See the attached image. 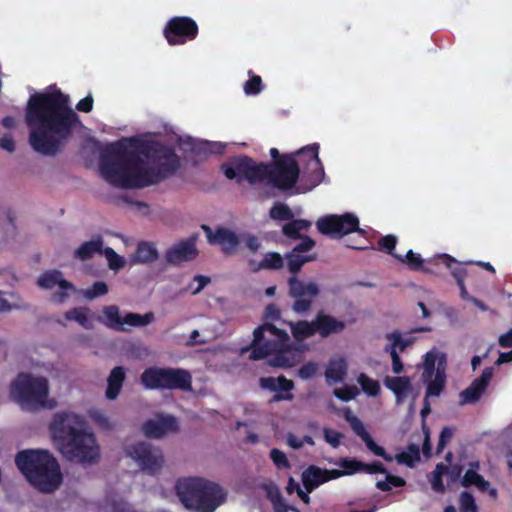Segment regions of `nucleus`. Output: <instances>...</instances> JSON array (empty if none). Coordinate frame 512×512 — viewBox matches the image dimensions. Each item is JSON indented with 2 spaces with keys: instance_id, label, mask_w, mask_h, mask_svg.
Instances as JSON below:
<instances>
[{
  "instance_id": "obj_37",
  "label": "nucleus",
  "mask_w": 512,
  "mask_h": 512,
  "mask_svg": "<svg viewBox=\"0 0 512 512\" xmlns=\"http://www.w3.org/2000/svg\"><path fill=\"white\" fill-rule=\"evenodd\" d=\"M312 226V222L306 219H294L290 210V241L301 238V232H306Z\"/></svg>"
},
{
  "instance_id": "obj_23",
  "label": "nucleus",
  "mask_w": 512,
  "mask_h": 512,
  "mask_svg": "<svg viewBox=\"0 0 512 512\" xmlns=\"http://www.w3.org/2000/svg\"><path fill=\"white\" fill-rule=\"evenodd\" d=\"M493 375L492 368H486L483 370L481 376L475 379L469 387L463 390L460 394V403L472 404L479 400L483 392L485 391L489 381Z\"/></svg>"
},
{
  "instance_id": "obj_13",
  "label": "nucleus",
  "mask_w": 512,
  "mask_h": 512,
  "mask_svg": "<svg viewBox=\"0 0 512 512\" xmlns=\"http://www.w3.org/2000/svg\"><path fill=\"white\" fill-rule=\"evenodd\" d=\"M423 380L427 383L426 397L439 396L445 385L446 356L432 349L425 354Z\"/></svg>"
},
{
  "instance_id": "obj_60",
  "label": "nucleus",
  "mask_w": 512,
  "mask_h": 512,
  "mask_svg": "<svg viewBox=\"0 0 512 512\" xmlns=\"http://www.w3.org/2000/svg\"><path fill=\"white\" fill-rule=\"evenodd\" d=\"M317 371V364L315 363H307L299 370V376L302 379H309L311 378Z\"/></svg>"
},
{
  "instance_id": "obj_17",
  "label": "nucleus",
  "mask_w": 512,
  "mask_h": 512,
  "mask_svg": "<svg viewBox=\"0 0 512 512\" xmlns=\"http://www.w3.org/2000/svg\"><path fill=\"white\" fill-rule=\"evenodd\" d=\"M127 454L150 475L157 474L165 462L162 451L148 442H138L129 446Z\"/></svg>"
},
{
  "instance_id": "obj_54",
  "label": "nucleus",
  "mask_w": 512,
  "mask_h": 512,
  "mask_svg": "<svg viewBox=\"0 0 512 512\" xmlns=\"http://www.w3.org/2000/svg\"><path fill=\"white\" fill-rule=\"evenodd\" d=\"M88 309L84 307L73 308L66 312L65 320H88Z\"/></svg>"
},
{
  "instance_id": "obj_7",
  "label": "nucleus",
  "mask_w": 512,
  "mask_h": 512,
  "mask_svg": "<svg viewBox=\"0 0 512 512\" xmlns=\"http://www.w3.org/2000/svg\"><path fill=\"white\" fill-rule=\"evenodd\" d=\"M295 241L299 242L290 250V296L296 298L292 306L293 310L297 313H305L310 309L319 289L315 283H304L298 280L295 274L303 265L316 260L317 253L314 251L316 242L307 235Z\"/></svg>"
},
{
  "instance_id": "obj_47",
  "label": "nucleus",
  "mask_w": 512,
  "mask_h": 512,
  "mask_svg": "<svg viewBox=\"0 0 512 512\" xmlns=\"http://www.w3.org/2000/svg\"><path fill=\"white\" fill-rule=\"evenodd\" d=\"M460 511L461 512H478L474 497L468 493L463 492L460 495Z\"/></svg>"
},
{
  "instance_id": "obj_57",
  "label": "nucleus",
  "mask_w": 512,
  "mask_h": 512,
  "mask_svg": "<svg viewBox=\"0 0 512 512\" xmlns=\"http://www.w3.org/2000/svg\"><path fill=\"white\" fill-rule=\"evenodd\" d=\"M452 436H453V430L451 428L445 427L442 429L440 436H439L438 446H437L438 453H440L444 449L446 444L451 440Z\"/></svg>"
},
{
  "instance_id": "obj_50",
  "label": "nucleus",
  "mask_w": 512,
  "mask_h": 512,
  "mask_svg": "<svg viewBox=\"0 0 512 512\" xmlns=\"http://www.w3.org/2000/svg\"><path fill=\"white\" fill-rule=\"evenodd\" d=\"M269 214L273 220H288V205L275 203Z\"/></svg>"
},
{
  "instance_id": "obj_62",
  "label": "nucleus",
  "mask_w": 512,
  "mask_h": 512,
  "mask_svg": "<svg viewBox=\"0 0 512 512\" xmlns=\"http://www.w3.org/2000/svg\"><path fill=\"white\" fill-rule=\"evenodd\" d=\"M390 355L392 358V370L395 374H399L403 370V365L400 357L395 349H390Z\"/></svg>"
},
{
  "instance_id": "obj_12",
  "label": "nucleus",
  "mask_w": 512,
  "mask_h": 512,
  "mask_svg": "<svg viewBox=\"0 0 512 512\" xmlns=\"http://www.w3.org/2000/svg\"><path fill=\"white\" fill-rule=\"evenodd\" d=\"M141 382L148 389L192 390L191 374L180 368H148L141 374Z\"/></svg>"
},
{
  "instance_id": "obj_38",
  "label": "nucleus",
  "mask_w": 512,
  "mask_h": 512,
  "mask_svg": "<svg viewBox=\"0 0 512 512\" xmlns=\"http://www.w3.org/2000/svg\"><path fill=\"white\" fill-rule=\"evenodd\" d=\"M378 249L382 252H385L391 256H393L395 259L399 261H403V256L398 255L394 253L396 244H397V237L394 235H386L381 237L378 240Z\"/></svg>"
},
{
  "instance_id": "obj_8",
  "label": "nucleus",
  "mask_w": 512,
  "mask_h": 512,
  "mask_svg": "<svg viewBox=\"0 0 512 512\" xmlns=\"http://www.w3.org/2000/svg\"><path fill=\"white\" fill-rule=\"evenodd\" d=\"M324 179L325 171L319 158L318 143L290 153V196L307 193Z\"/></svg>"
},
{
  "instance_id": "obj_45",
  "label": "nucleus",
  "mask_w": 512,
  "mask_h": 512,
  "mask_svg": "<svg viewBox=\"0 0 512 512\" xmlns=\"http://www.w3.org/2000/svg\"><path fill=\"white\" fill-rule=\"evenodd\" d=\"M402 263L407 264L410 270L419 271L423 268V260L419 254H415L413 250H408Z\"/></svg>"
},
{
  "instance_id": "obj_16",
  "label": "nucleus",
  "mask_w": 512,
  "mask_h": 512,
  "mask_svg": "<svg viewBox=\"0 0 512 512\" xmlns=\"http://www.w3.org/2000/svg\"><path fill=\"white\" fill-rule=\"evenodd\" d=\"M339 470H322L316 466H310L302 472L301 480L305 490H303L292 478H290V493L296 490L298 497L308 504L310 501L309 493L330 479H336L342 476Z\"/></svg>"
},
{
  "instance_id": "obj_25",
  "label": "nucleus",
  "mask_w": 512,
  "mask_h": 512,
  "mask_svg": "<svg viewBox=\"0 0 512 512\" xmlns=\"http://www.w3.org/2000/svg\"><path fill=\"white\" fill-rule=\"evenodd\" d=\"M347 361L342 356L332 357L325 369V381L328 385H333L343 382L347 375Z\"/></svg>"
},
{
  "instance_id": "obj_30",
  "label": "nucleus",
  "mask_w": 512,
  "mask_h": 512,
  "mask_svg": "<svg viewBox=\"0 0 512 512\" xmlns=\"http://www.w3.org/2000/svg\"><path fill=\"white\" fill-rule=\"evenodd\" d=\"M385 385L395 394L398 403L412 394V386L407 377H386Z\"/></svg>"
},
{
  "instance_id": "obj_1",
  "label": "nucleus",
  "mask_w": 512,
  "mask_h": 512,
  "mask_svg": "<svg viewBox=\"0 0 512 512\" xmlns=\"http://www.w3.org/2000/svg\"><path fill=\"white\" fill-rule=\"evenodd\" d=\"M25 120L30 129L29 144L39 154L56 156L72 139L81 124L72 109L69 95L60 89L34 93L26 106Z\"/></svg>"
},
{
  "instance_id": "obj_20",
  "label": "nucleus",
  "mask_w": 512,
  "mask_h": 512,
  "mask_svg": "<svg viewBox=\"0 0 512 512\" xmlns=\"http://www.w3.org/2000/svg\"><path fill=\"white\" fill-rule=\"evenodd\" d=\"M197 255L198 250L195 245V238L190 237L181 240L167 249L165 252V260L168 264L176 266L194 260Z\"/></svg>"
},
{
  "instance_id": "obj_18",
  "label": "nucleus",
  "mask_w": 512,
  "mask_h": 512,
  "mask_svg": "<svg viewBox=\"0 0 512 512\" xmlns=\"http://www.w3.org/2000/svg\"><path fill=\"white\" fill-rule=\"evenodd\" d=\"M344 329V322H296L291 326L296 340H302L312 334L318 333L321 337L340 333Z\"/></svg>"
},
{
  "instance_id": "obj_19",
  "label": "nucleus",
  "mask_w": 512,
  "mask_h": 512,
  "mask_svg": "<svg viewBox=\"0 0 512 512\" xmlns=\"http://www.w3.org/2000/svg\"><path fill=\"white\" fill-rule=\"evenodd\" d=\"M202 228L206 232L209 243L219 244L224 255L236 253L240 240L235 232L224 227L217 228L214 233L207 225H203Z\"/></svg>"
},
{
  "instance_id": "obj_28",
  "label": "nucleus",
  "mask_w": 512,
  "mask_h": 512,
  "mask_svg": "<svg viewBox=\"0 0 512 512\" xmlns=\"http://www.w3.org/2000/svg\"><path fill=\"white\" fill-rule=\"evenodd\" d=\"M265 497L271 503L274 512H288V504L280 488L272 481H265L259 485Z\"/></svg>"
},
{
  "instance_id": "obj_52",
  "label": "nucleus",
  "mask_w": 512,
  "mask_h": 512,
  "mask_svg": "<svg viewBox=\"0 0 512 512\" xmlns=\"http://www.w3.org/2000/svg\"><path fill=\"white\" fill-rule=\"evenodd\" d=\"M108 286L103 281H96L90 289L86 291L88 298H95L107 294Z\"/></svg>"
},
{
  "instance_id": "obj_11",
  "label": "nucleus",
  "mask_w": 512,
  "mask_h": 512,
  "mask_svg": "<svg viewBox=\"0 0 512 512\" xmlns=\"http://www.w3.org/2000/svg\"><path fill=\"white\" fill-rule=\"evenodd\" d=\"M141 156L155 164L157 169L167 178L173 176L180 168V157L175 149L155 140H144L137 137L123 138Z\"/></svg>"
},
{
  "instance_id": "obj_59",
  "label": "nucleus",
  "mask_w": 512,
  "mask_h": 512,
  "mask_svg": "<svg viewBox=\"0 0 512 512\" xmlns=\"http://www.w3.org/2000/svg\"><path fill=\"white\" fill-rule=\"evenodd\" d=\"M103 313L107 320H123L124 317L120 316L119 307L116 305H109L104 307Z\"/></svg>"
},
{
  "instance_id": "obj_22",
  "label": "nucleus",
  "mask_w": 512,
  "mask_h": 512,
  "mask_svg": "<svg viewBox=\"0 0 512 512\" xmlns=\"http://www.w3.org/2000/svg\"><path fill=\"white\" fill-rule=\"evenodd\" d=\"M345 419L350 424L353 431L365 442L367 448L375 455L382 457L387 462H392L393 458L390 454L386 453L385 449L377 445L369 433L366 431L361 420L353 415L349 410L345 412Z\"/></svg>"
},
{
  "instance_id": "obj_36",
  "label": "nucleus",
  "mask_w": 512,
  "mask_h": 512,
  "mask_svg": "<svg viewBox=\"0 0 512 512\" xmlns=\"http://www.w3.org/2000/svg\"><path fill=\"white\" fill-rule=\"evenodd\" d=\"M220 333V330L204 325L191 333L190 342L192 344H204L214 340Z\"/></svg>"
},
{
  "instance_id": "obj_24",
  "label": "nucleus",
  "mask_w": 512,
  "mask_h": 512,
  "mask_svg": "<svg viewBox=\"0 0 512 512\" xmlns=\"http://www.w3.org/2000/svg\"><path fill=\"white\" fill-rule=\"evenodd\" d=\"M432 328L430 326L424 325L411 329L408 332H392L387 334V339L391 344V349H395V351L400 350L403 351L406 347L412 345L418 337L413 336L414 334H420L424 332L431 331Z\"/></svg>"
},
{
  "instance_id": "obj_15",
  "label": "nucleus",
  "mask_w": 512,
  "mask_h": 512,
  "mask_svg": "<svg viewBox=\"0 0 512 512\" xmlns=\"http://www.w3.org/2000/svg\"><path fill=\"white\" fill-rule=\"evenodd\" d=\"M198 24L188 16H174L168 20L163 35L170 46L184 45L197 38Z\"/></svg>"
},
{
  "instance_id": "obj_53",
  "label": "nucleus",
  "mask_w": 512,
  "mask_h": 512,
  "mask_svg": "<svg viewBox=\"0 0 512 512\" xmlns=\"http://www.w3.org/2000/svg\"><path fill=\"white\" fill-rule=\"evenodd\" d=\"M270 457L278 469L288 467V458L286 454L279 449H272L270 451Z\"/></svg>"
},
{
  "instance_id": "obj_49",
  "label": "nucleus",
  "mask_w": 512,
  "mask_h": 512,
  "mask_svg": "<svg viewBox=\"0 0 512 512\" xmlns=\"http://www.w3.org/2000/svg\"><path fill=\"white\" fill-rule=\"evenodd\" d=\"M224 149V146L217 142H209L204 141L199 144V146L196 148L198 153H205V154H217L222 153Z\"/></svg>"
},
{
  "instance_id": "obj_10",
  "label": "nucleus",
  "mask_w": 512,
  "mask_h": 512,
  "mask_svg": "<svg viewBox=\"0 0 512 512\" xmlns=\"http://www.w3.org/2000/svg\"><path fill=\"white\" fill-rule=\"evenodd\" d=\"M48 395V380L41 376L20 373L10 384L9 396L23 410L53 408L56 403Z\"/></svg>"
},
{
  "instance_id": "obj_40",
  "label": "nucleus",
  "mask_w": 512,
  "mask_h": 512,
  "mask_svg": "<svg viewBox=\"0 0 512 512\" xmlns=\"http://www.w3.org/2000/svg\"><path fill=\"white\" fill-rule=\"evenodd\" d=\"M357 383L368 396H376L380 391L378 381L368 377L366 374H360L357 377Z\"/></svg>"
},
{
  "instance_id": "obj_64",
  "label": "nucleus",
  "mask_w": 512,
  "mask_h": 512,
  "mask_svg": "<svg viewBox=\"0 0 512 512\" xmlns=\"http://www.w3.org/2000/svg\"><path fill=\"white\" fill-rule=\"evenodd\" d=\"M0 148L8 152L15 150V142L11 136L5 135L0 138Z\"/></svg>"
},
{
  "instance_id": "obj_34",
  "label": "nucleus",
  "mask_w": 512,
  "mask_h": 512,
  "mask_svg": "<svg viewBox=\"0 0 512 512\" xmlns=\"http://www.w3.org/2000/svg\"><path fill=\"white\" fill-rule=\"evenodd\" d=\"M103 246V240L100 236L96 239L82 243L75 251L74 256L82 261L92 258L96 253H100Z\"/></svg>"
},
{
  "instance_id": "obj_29",
  "label": "nucleus",
  "mask_w": 512,
  "mask_h": 512,
  "mask_svg": "<svg viewBox=\"0 0 512 512\" xmlns=\"http://www.w3.org/2000/svg\"><path fill=\"white\" fill-rule=\"evenodd\" d=\"M37 284L43 289H52L58 286L61 290H74L73 284L63 279L62 272L56 269L44 272L38 278Z\"/></svg>"
},
{
  "instance_id": "obj_51",
  "label": "nucleus",
  "mask_w": 512,
  "mask_h": 512,
  "mask_svg": "<svg viewBox=\"0 0 512 512\" xmlns=\"http://www.w3.org/2000/svg\"><path fill=\"white\" fill-rule=\"evenodd\" d=\"M147 323L148 322H105L106 326L115 332H130L135 325Z\"/></svg>"
},
{
  "instance_id": "obj_46",
  "label": "nucleus",
  "mask_w": 512,
  "mask_h": 512,
  "mask_svg": "<svg viewBox=\"0 0 512 512\" xmlns=\"http://www.w3.org/2000/svg\"><path fill=\"white\" fill-rule=\"evenodd\" d=\"M333 394L336 398L347 402L352 399H355L356 396L359 394V391L355 386H346L343 388L334 389Z\"/></svg>"
},
{
  "instance_id": "obj_48",
  "label": "nucleus",
  "mask_w": 512,
  "mask_h": 512,
  "mask_svg": "<svg viewBox=\"0 0 512 512\" xmlns=\"http://www.w3.org/2000/svg\"><path fill=\"white\" fill-rule=\"evenodd\" d=\"M405 484V481L396 476L388 475L385 480L378 481L376 487L382 491H389L392 487H400Z\"/></svg>"
},
{
  "instance_id": "obj_6",
  "label": "nucleus",
  "mask_w": 512,
  "mask_h": 512,
  "mask_svg": "<svg viewBox=\"0 0 512 512\" xmlns=\"http://www.w3.org/2000/svg\"><path fill=\"white\" fill-rule=\"evenodd\" d=\"M15 463L27 481L43 493H52L62 483V473L55 457L48 450H23Z\"/></svg>"
},
{
  "instance_id": "obj_31",
  "label": "nucleus",
  "mask_w": 512,
  "mask_h": 512,
  "mask_svg": "<svg viewBox=\"0 0 512 512\" xmlns=\"http://www.w3.org/2000/svg\"><path fill=\"white\" fill-rule=\"evenodd\" d=\"M159 257L157 248L150 242H139L135 253L132 256L134 263L149 264L156 261Z\"/></svg>"
},
{
  "instance_id": "obj_27",
  "label": "nucleus",
  "mask_w": 512,
  "mask_h": 512,
  "mask_svg": "<svg viewBox=\"0 0 512 512\" xmlns=\"http://www.w3.org/2000/svg\"><path fill=\"white\" fill-rule=\"evenodd\" d=\"M260 386L275 393L274 396L269 400L270 403L288 399V380L283 375L276 378H260Z\"/></svg>"
},
{
  "instance_id": "obj_26",
  "label": "nucleus",
  "mask_w": 512,
  "mask_h": 512,
  "mask_svg": "<svg viewBox=\"0 0 512 512\" xmlns=\"http://www.w3.org/2000/svg\"><path fill=\"white\" fill-rule=\"evenodd\" d=\"M479 469V463L473 462L470 464V468L465 472L461 484L465 487L474 485L480 491H487L492 498L497 497V490L490 486V483L486 481L480 474L477 473Z\"/></svg>"
},
{
  "instance_id": "obj_42",
  "label": "nucleus",
  "mask_w": 512,
  "mask_h": 512,
  "mask_svg": "<svg viewBox=\"0 0 512 512\" xmlns=\"http://www.w3.org/2000/svg\"><path fill=\"white\" fill-rule=\"evenodd\" d=\"M446 470V466L444 464H438L435 470L431 474L430 482L432 489L436 492H443L444 485L442 482V476L444 475V471Z\"/></svg>"
},
{
  "instance_id": "obj_55",
  "label": "nucleus",
  "mask_w": 512,
  "mask_h": 512,
  "mask_svg": "<svg viewBox=\"0 0 512 512\" xmlns=\"http://www.w3.org/2000/svg\"><path fill=\"white\" fill-rule=\"evenodd\" d=\"M340 466L345 470L341 471L343 474H351L358 471H363L364 463L359 462L357 460H344L341 462Z\"/></svg>"
},
{
  "instance_id": "obj_35",
  "label": "nucleus",
  "mask_w": 512,
  "mask_h": 512,
  "mask_svg": "<svg viewBox=\"0 0 512 512\" xmlns=\"http://www.w3.org/2000/svg\"><path fill=\"white\" fill-rule=\"evenodd\" d=\"M393 461H397L399 464L413 467L416 462L420 460V448L418 444H410L405 451L397 453L392 456Z\"/></svg>"
},
{
  "instance_id": "obj_3",
  "label": "nucleus",
  "mask_w": 512,
  "mask_h": 512,
  "mask_svg": "<svg viewBox=\"0 0 512 512\" xmlns=\"http://www.w3.org/2000/svg\"><path fill=\"white\" fill-rule=\"evenodd\" d=\"M50 431L56 448L66 460L85 466L99 461V445L94 434L87 430L83 416L58 412L50 423Z\"/></svg>"
},
{
  "instance_id": "obj_9",
  "label": "nucleus",
  "mask_w": 512,
  "mask_h": 512,
  "mask_svg": "<svg viewBox=\"0 0 512 512\" xmlns=\"http://www.w3.org/2000/svg\"><path fill=\"white\" fill-rule=\"evenodd\" d=\"M251 347L249 358L252 360L268 358L270 366L286 367L288 365L287 335L271 322H265L254 330Z\"/></svg>"
},
{
  "instance_id": "obj_39",
  "label": "nucleus",
  "mask_w": 512,
  "mask_h": 512,
  "mask_svg": "<svg viewBox=\"0 0 512 512\" xmlns=\"http://www.w3.org/2000/svg\"><path fill=\"white\" fill-rule=\"evenodd\" d=\"M91 419L102 429L111 430L116 426L113 421L104 411L99 409H91L89 411Z\"/></svg>"
},
{
  "instance_id": "obj_43",
  "label": "nucleus",
  "mask_w": 512,
  "mask_h": 512,
  "mask_svg": "<svg viewBox=\"0 0 512 512\" xmlns=\"http://www.w3.org/2000/svg\"><path fill=\"white\" fill-rule=\"evenodd\" d=\"M244 92L246 95H257L263 89L262 79L258 75H251L244 84Z\"/></svg>"
},
{
  "instance_id": "obj_44",
  "label": "nucleus",
  "mask_w": 512,
  "mask_h": 512,
  "mask_svg": "<svg viewBox=\"0 0 512 512\" xmlns=\"http://www.w3.org/2000/svg\"><path fill=\"white\" fill-rule=\"evenodd\" d=\"M105 255L108 260V266L112 270H120L124 267L125 261L123 257L117 254L113 248L107 247L105 248Z\"/></svg>"
},
{
  "instance_id": "obj_21",
  "label": "nucleus",
  "mask_w": 512,
  "mask_h": 512,
  "mask_svg": "<svg viewBox=\"0 0 512 512\" xmlns=\"http://www.w3.org/2000/svg\"><path fill=\"white\" fill-rule=\"evenodd\" d=\"M177 430V420L171 415H158L146 421L143 425L144 434L149 438H161Z\"/></svg>"
},
{
  "instance_id": "obj_2",
  "label": "nucleus",
  "mask_w": 512,
  "mask_h": 512,
  "mask_svg": "<svg viewBox=\"0 0 512 512\" xmlns=\"http://www.w3.org/2000/svg\"><path fill=\"white\" fill-rule=\"evenodd\" d=\"M99 169L103 178L119 188H144L166 179L157 168H145L142 156L123 139L100 151Z\"/></svg>"
},
{
  "instance_id": "obj_58",
  "label": "nucleus",
  "mask_w": 512,
  "mask_h": 512,
  "mask_svg": "<svg viewBox=\"0 0 512 512\" xmlns=\"http://www.w3.org/2000/svg\"><path fill=\"white\" fill-rule=\"evenodd\" d=\"M94 100L91 95H87L76 104V109L80 112L89 113L93 109Z\"/></svg>"
},
{
  "instance_id": "obj_41",
  "label": "nucleus",
  "mask_w": 512,
  "mask_h": 512,
  "mask_svg": "<svg viewBox=\"0 0 512 512\" xmlns=\"http://www.w3.org/2000/svg\"><path fill=\"white\" fill-rule=\"evenodd\" d=\"M106 509L108 512H136L130 504L117 496L107 498Z\"/></svg>"
},
{
  "instance_id": "obj_56",
  "label": "nucleus",
  "mask_w": 512,
  "mask_h": 512,
  "mask_svg": "<svg viewBox=\"0 0 512 512\" xmlns=\"http://www.w3.org/2000/svg\"><path fill=\"white\" fill-rule=\"evenodd\" d=\"M341 438H342L341 433H339L335 430L329 429V428L324 429V439L332 447H334V448L338 447L340 444Z\"/></svg>"
},
{
  "instance_id": "obj_5",
  "label": "nucleus",
  "mask_w": 512,
  "mask_h": 512,
  "mask_svg": "<svg viewBox=\"0 0 512 512\" xmlns=\"http://www.w3.org/2000/svg\"><path fill=\"white\" fill-rule=\"evenodd\" d=\"M174 489L180 503L189 512H215L228 498V491L223 486L202 476L180 477Z\"/></svg>"
},
{
  "instance_id": "obj_32",
  "label": "nucleus",
  "mask_w": 512,
  "mask_h": 512,
  "mask_svg": "<svg viewBox=\"0 0 512 512\" xmlns=\"http://www.w3.org/2000/svg\"><path fill=\"white\" fill-rule=\"evenodd\" d=\"M249 268L252 272H258L262 269H280L283 266V258L279 253H267L261 261L249 260Z\"/></svg>"
},
{
  "instance_id": "obj_4",
  "label": "nucleus",
  "mask_w": 512,
  "mask_h": 512,
  "mask_svg": "<svg viewBox=\"0 0 512 512\" xmlns=\"http://www.w3.org/2000/svg\"><path fill=\"white\" fill-rule=\"evenodd\" d=\"M271 163H256L251 157L242 155L223 163L221 170L229 180L245 179L250 184L263 183L279 190H288V153L280 154L277 148L270 149Z\"/></svg>"
},
{
  "instance_id": "obj_33",
  "label": "nucleus",
  "mask_w": 512,
  "mask_h": 512,
  "mask_svg": "<svg viewBox=\"0 0 512 512\" xmlns=\"http://www.w3.org/2000/svg\"><path fill=\"white\" fill-rule=\"evenodd\" d=\"M125 379V372L122 367H115L112 369L107 382L106 397L109 400H114L119 395Z\"/></svg>"
},
{
  "instance_id": "obj_14",
  "label": "nucleus",
  "mask_w": 512,
  "mask_h": 512,
  "mask_svg": "<svg viewBox=\"0 0 512 512\" xmlns=\"http://www.w3.org/2000/svg\"><path fill=\"white\" fill-rule=\"evenodd\" d=\"M316 227L321 234L337 239L353 232L365 234L359 227L358 217L348 212L342 215H325L316 221Z\"/></svg>"
},
{
  "instance_id": "obj_63",
  "label": "nucleus",
  "mask_w": 512,
  "mask_h": 512,
  "mask_svg": "<svg viewBox=\"0 0 512 512\" xmlns=\"http://www.w3.org/2000/svg\"><path fill=\"white\" fill-rule=\"evenodd\" d=\"M244 241L246 247L252 252H256L260 248V242L258 238L254 235H246Z\"/></svg>"
},
{
  "instance_id": "obj_61",
  "label": "nucleus",
  "mask_w": 512,
  "mask_h": 512,
  "mask_svg": "<svg viewBox=\"0 0 512 512\" xmlns=\"http://www.w3.org/2000/svg\"><path fill=\"white\" fill-rule=\"evenodd\" d=\"M263 320H280V310L274 304L267 305Z\"/></svg>"
}]
</instances>
